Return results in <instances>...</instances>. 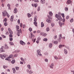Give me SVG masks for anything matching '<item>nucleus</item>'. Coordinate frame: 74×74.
<instances>
[{
  "instance_id": "f257e3e1",
  "label": "nucleus",
  "mask_w": 74,
  "mask_h": 74,
  "mask_svg": "<svg viewBox=\"0 0 74 74\" xmlns=\"http://www.w3.org/2000/svg\"><path fill=\"white\" fill-rule=\"evenodd\" d=\"M55 17L57 18V19H56V21H58V23L59 24L60 27H62V25H64V23H62L60 22V21H62V18L60 16L58 15V14H56L55 15Z\"/></svg>"
},
{
  "instance_id": "f03ea898",
  "label": "nucleus",
  "mask_w": 74,
  "mask_h": 74,
  "mask_svg": "<svg viewBox=\"0 0 74 74\" xmlns=\"http://www.w3.org/2000/svg\"><path fill=\"white\" fill-rule=\"evenodd\" d=\"M34 24L36 26H37V23L36 22L37 21V18L36 17H34Z\"/></svg>"
},
{
  "instance_id": "7ed1b4c3",
  "label": "nucleus",
  "mask_w": 74,
  "mask_h": 74,
  "mask_svg": "<svg viewBox=\"0 0 74 74\" xmlns=\"http://www.w3.org/2000/svg\"><path fill=\"white\" fill-rule=\"evenodd\" d=\"M0 57L2 59H4L5 58L7 57V55H2L1 54H0Z\"/></svg>"
},
{
  "instance_id": "20e7f679",
  "label": "nucleus",
  "mask_w": 74,
  "mask_h": 74,
  "mask_svg": "<svg viewBox=\"0 0 74 74\" xmlns=\"http://www.w3.org/2000/svg\"><path fill=\"white\" fill-rule=\"evenodd\" d=\"M52 20V18H50V16H48V18L47 19L46 21L48 23H50L51 22V21Z\"/></svg>"
},
{
  "instance_id": "39448f33",
  "label": "nucleus",
  "mask_w": 74,
  "mask_h": 74,
  "mask_svg": "<svg viewBox=\"0 0 74 74\" xmlns=\"http://www.w3.org/2000/svg\"><path fill=\"white\" fill-rule=\"evenodd\" d=\"M37 53L38 55L40 56H41L42 55L41 54V50L40 49H38L37 50Z\"/></svg>"
},
{
  "instance_id": "423d86ee",
  "label": "nucleus",
  "mask_w": 74,
  "mask_h": 74,
  "mask_svg": "<svg viewBox=\"0 0 74 74\" xmlns=\"http://www.w3.org/2000/svg\"><path fill=\"white\" fill-rule=\"evenodd\" d=\"M3 13V16H6V15L8 13L7 12V11L6 10H5L4 12H2Z\"/></svg>"
},
{
  "instance_id": "0eeeda50",
  "label": "nucleus",
  "mask_w": 74,
  "mask_h": 74,
  "mask_svg": "<svg viewBox=\"0 0 74 74\" xmlns=\"http://www.w3.org/2000/svg\"><path fill=\"white\" fill-rule=\"evenodd\" d=\"M8 32H9V33L10 34H13V32H12V31L11 30V29L10 28H9L8 29Z\"/></svg>"
},
{
  "instance_id": "6e6552de",
  "label": "nucleus",
  "mask_w": 74,
  "mask_h": 74,
  "mask_svg": "<svg viewBox=\"0 0 74 74\" xmlns=\"http://www.w3.org/2000/svg\"><path fill=\"white\" fill-rule=\"evenodd\" d=\"M40 35H41L42 36H44V37H45L47 36L46 34L44 33L43 32H41L40 33Z\"/></svg>"
},
{
  "instance_id": "1a4fd4ad",
  "label": "nucleus",
  "mask_w": 74,
  "mask_h": 74,
  "mask_svg": "<svg viewBox=\"0 0 74 74\" xmlns=\"http://www.w3.org/2000/svg\"><path fill=\"white\" fill-rule=\"evenodd\" d=\"M20 43L21 44V45H25V43L22 40L20 41Z\"/></svg>"
},
{
  "instance_id": "9d476101",
  "label": "nucleus",
  "mask_w": 74,
  "mask_h": 74,
  "mask_svg": "<svg viewBox=\"0 0 74 74\" xmlns=\"http://www.w3.org/2000/svg\"><path fill=\"white\" fill-rule=\"evenodd\" d=\"M18 33L17 34H18V36H20V34H19V33H22V31L21 30H18V31H17Z\"/></svg>"
},
{
  "instance_id": "9b49d317",
  "label": "nucleus",
  "mask_w": 74,
  "mask_h": 74,
  "mask_svg": "<svg viewBox=\"0 0 74 74\" xmlns=\"http://www.w3.org/2000/svg\"><path fill=\"white\" fill-rule=\"evenodd\" d=\"M71 0H68L66 2V4H71Z\"/></svg>"
},
{
  "instance_id": "f8f14e48",
  "label": "nucleus",
  "mask_w": 74,
  "mask_h": 74,
  "mask_svg": "<svg viewBox=\"0 0 74 74\" xmlns=\"http://www.w3.org/2000/svg\"><path fill=\"white\" fill-rule=\"evenodd\" d=\"M16 28L17 29V32H18V30H21V29L20 30H18L19 29V27L18 25H16Z\"/></svg>"
},
{
  "instance_id": "ddd939ff",
  "label": "nucleus",
  "mask_w": 74,
  "mask_h": 74,
  "mask_svg": "<svg viewBox=\"0 0 74 74\" xmlns=\"http://www.w3.org/2000/svg\"><path fill=\"white\" fill-rule=\"evenodd\" d=\"M4 48H4L5 49H8L9 47L8 46H7V45H5Z\"/></svg>"
},
{
  "instance_id": "4468645a",
  "label": "nucleus",
  "mask_w": 74,
  "mask_h": 74,
  "mask_svg": "<svg viewBox=\"0 0 74 74\" xmlns=\"http://www.w3.org/2000/svg\"><path fill=\"white\" fill-rule=\"evenodd\" d=\"M18 12V10H17V9H16V8H15L14 9V13H16L17 12Z\"/></svg>"
},
{
  "instance_id": "2eb2a0df",
  "label": "nucleus",
  "mask_w": 74,
  "mask_h": 74,
  "mask_svg": "<svg viewBox=\"0 0 74 74\" xmlns=\"http://www.w3.org/2000/svg\"><path fill=\"white\" fill-rule=\"evenodd\" d=\"M64 51L65 55H67V54L68 52L67 51V50H66V49H64Z\"/></svg>"
},
{
  "instance_id": "dca6fc26",
  "label": "nucleus",
  "mask_w": 74,
  "mask_h": 74,
  "mask_svg": "<svg viewBox=\"0 0 74 74\" xmlns=\"http://www.w3.org/2000/svg\"><path fill=\"white\" fill-rule=\"evenodd\" d=\"M45 0H41L40 1V3L42 4H44V3H45Z\"/></svg>"
},
{
  "instance_id": "f3484780",
  "label": "nucleus",
  "mask_w": 74,
  "mask_h": 74,
  "mask_svg": "<svg viewBox=\"0 0 74 74\" xmlns=\"http://www.w3.org/2000/svg\"><path fill=\"white\" fill-rule=\"evenodd\" d=\"M64 47V45H59V48H62V47Z\"/></svg>"
},
{
  "instance_id": "a211bd4d",
  "label": "nucleus",
  "mask_w": 74,
  "mask_h": 74,
  "mask_svg": "<svg viewBox=\"0 0 74 74\" xmlns=\"http://www.w3.org/2000/svg\"><path fill=\"white\" fill-rule=\"evenodd\" d=\"M13 20H14V16H11L10 21L12 22V21H13Z\"/></svg>"
},
{
  "instance_id": "6ab92c4d",
  "label": "nucleus",
  "mask_w": 74,
  "mask_h": 74,
  "mask_svg": "<svg viewBox=\"0 0 74 74\" xmlns=\"http://www.w3.org/2000/svg\"><path fill=\"white\" fill-rule=\"evenodd\" d=\"M3 48H4V46H2L1 48V49H0V51H1L2 52H4V50H3Z\"/></svg>"
},
{
  "instance_id": "aec40b11",
  "label": "nucleus",
  "mask_w": 74,
  "mask_h": 74,
  "mask_svg": "<svg viewBox=\"0 0 74 74\" xmlns=\"http://www.w3.org/2000/svg\"><path fill=\"white\" fill-rule=\"evenodd\" d=\"M41 27H43L44 26V24L43 23V22H42L41 23Z\"/></svg>"
},
{
  "instance_id": "412c9836",
  "label": "nucleus",
  "mask_w": 74,
  "mask_h": 74,
  "mask_svg": "<svg viewBox=\"0 0 74 74\" xmlns=\"http://www.w3.org/2000/svg\"><path fill=\"white\" fill-rule=\"evenodd\" d=\"M31 38H32V37H35V36L34 35H33V34L32 33L31 34Z\"/></svg>"
},
{
  "instance_id": "4be33fe9",
  "label": "nucleus",
  "mask_w": 74,
  "mask_h": 74,
  "mask_svg": "<svg viewBox=\"0 0 74 74\" xmlns=\"http://www.w3.org/2000/svg\"><path fill=\"white\" fill-rule=\"evenodd\" d=\"M12 70L13 71V73H15V72H16V71L15 70V68H13L12 69Z\"/></svg>"
},
{
  "instance_id": "5701e85b",
  "label": "nucleus",
  "mask_w": 74,
  "mask_h": 74,
  "mask_svg": "<svg viewBox=\"0 0 74 74\" xmlns=\"http://www.w3.org/2000/svg\"><path fill=\"white\" fill-rule=\"evenodd\" d=\"M62 34H60V36H59V39L60 40H61L62 39Z\"/></svg>"
},
{
  "instance_id": "b1692460",
  "label": "nucleus",
  "mask_w": 74,
  "mask_h": 74,
  "mask_svg": "<svg viewBox=\"0 0 74 74\" xmlns=\"http://www.w3.org/2000/svg\"><path fill=\"white\" fill-rule=\"evenodd\" d=\"M52 47V43H50L49 44V48H51Z\"/></svg>"
},
{
  "instance_id": "393cba45",
  "label": "nucleus",
  "mask_w": 74,
  "mask_h": 74,
  "mask_svg": "<svg viewBox=\"0 0 74 74\" xmlns=\"http://www.w3.org/2000/svg\"><path fill=\"white\" fill-rule=\"evenodd\" d=\"M54 39L55 40H56V39H57V35H56L54 36Z\"/></svg>"
},
{
  "instance_id": "a878e982",
  "label": "nucleus",
  "mask_w": 74,
  "mask_h": 74,
  "mask_svg": "<svg viewBox=\"0 0 74 74\" xmlns=\"http://www.w3.org/2000/svg\"><path fill=\"white\" fill-rule=\"evenodd\" d=\"M54 44H58V42L57 41H55L54 42Z\"/></svg>"
},
{
  "instance_id": "bb28decb",
  "label": "nucleus",
  "mask_w": 74,
  "mask_h": 74,
  "mask_svg": "<svg viewBox=\"0 0 74 74\" xmlns=\"http://www.w3.org/2000/svg\"><path fill=\"white\" fill-rule=\"evenodd\" d=\"M15 60H12L11 63H12V64H14V63H15Z\"/></svg>"
},
{
  "instance_id": "cd10ccee",
  "label": "nucleus",
  "mask_w": 74,
  "mask_h": 74,
  "mask_svg": "<svg viewBox=\"0 0 74 74\" xmlns=\"http://www.w3.org/2000/svg\"><path fill=\"white\" fill-rule=\"evenodd\" d=\"M64 10L65 11H68L69 8H65Z\"/></svg>"
},
{
  "instance_id": "c85d7f7f",
  "label": "nucleus",
  "mask_w": 74,
  "mask_h": 74,
  "mask_svg": "<svg viewBox=\"0 0 74 74\" xmlns=\"http://www.w3.org/2000/svg\"><path fill=\"white\" fill-rule=\"evenodd\" d=\"M47 40H48V39L47 38H45L43 39V40L44 41H47Z\"/></svg>"
},
{
  "instance_id": "c756f323",
  "label": "nucleus",
  "mask_w": 74,
  "mask_h": 74,
  "mask_svg": "<svg viewBox=\"0 0 74 74\" xmlns=\"http://www.w3.org/2000/svg\"><path fill=\"white\" fill-rule=\"evenodd\" d=\"M27 67L29 69H31V67H30V65L29 64L27 65Z\"/></svg>"
},
{
  "instance_id": "7c9ffc66",
  "label": "nucleus",
  "mask_w": 74,
  "mask_h": 74,
  "mask_svg": "<svg viewBox=\"0 0 74 74\" xmlns=\"http://www.w3.org/2000/svg\"><path fill=\"white\" fill-rule=\"evenodd\" d=\"M49 15H51V16H52V15H53V14H52V12H49Z\"/></svg>"
},
{
  "instance_id": "2f4dec72",
  "label": "nucleus",
  "mask_w": 74,
  "mask_h": 74,
  "mask_svg": "<svg viewBox=\"0 0 74 74\" xmlns=\"http://www.w3.org/2000/svg\"><path fill=\"white\" fill-rule=\"evenodd\" d=\"M51 26H52V27H53V26H54L55 25V23H51Z\"/></svg>"
},
{
  "instance_id": "473e14b6",
  "label": "nucleus",
  "mask_w": 74,
  "mask_h": 74,
  "mask_svg": "<svg viewBox=\"0 0 74 74\" xmlns=\"http://www.w3.org/2000/svg\"><path fill=\"white\" fill-rule=\"evenodd\" d=\"M7 67H8V66H3V68H4V69H6V68H7Z\"/></svg>"
},
{
  "instance_id": "72a5a7b5",
  "label": "nucleus",
  "mask_w": 74,
  "mask_h": 74,
  "mask_svg": "<svg viewBox=\"0 0 74 74\" xmlns=\"http://www.w3.org/2000/svg\"><path fill=\"white\" fill-rule=\"evenodd\" d=\"M28 16L29 17V18H30V17H31V16H32V15H31L30 14L28 13Z\"/></svg>"
},
{
  "instance_id": "f704fd0d",
  "label": "nucleus",
  "mask_w": 74,
  "mask_h": 74,
  "mask_svg": "<svg viewBox=\"0 0 74 74\" xmlns=\"http://www.w3.org/2000/svg\"><path fill=\"white\" fill-rule=\"evenodd\" d=\"M10 45H14V43L11 42H10Z\"/></svg>"
},
{
  "instance_id": "c9c22d12",
  "label": "nucleus",
  "mask_w": 74,
  "mask_h": 74,
  "mask_svg": "<svg viewBox=\"0 0 74 74\" xmlns=\"http://www.w3.org/2000/svg\"><path fill=\"white\" fill-rule=\"evenodd\" d=\"M12 34H10L9 35L10 38H12V37H13V36H12Z\"/></svg>"
},
{
  "instance_id": "e433bc0d",
  "label": "nucleus",
  "mask_w": 74,
  "mask_h": 74,
  "mask_svg": "<svg viewBox=\"0 0 74 74\" xmlns=\"http://www.w3.org/2000/svg\"><path fill=\"white\" fill-rule=\"evenodd\" d=\"M7 21V18H5L3 20V22H6Z\"/></svg>"
},
{
  "instance_id": "4c0bfd02",
  "label": "nucleus",
  "mask_w": 74,
  "mask_h": 74,
  "mask_svg": "<svg viewBox=\"0 0 74 74\" xmlns=\"http://www.w3.org/2000/svg\"><path fill=\"white\" fill-rule=\"evenodd\" d=\"M4 25L5 26H7L8 25L7 23L6 22H5Z\"/></svg>"
},
{
  "instance_id": "58836bf2",
  "label": "nucleus",
  "mask_w": 74,
  "mask_h": 74,
  "mask_svg": "<svg viewBox=\"0 0 74 74\" xmlns=\"http://www.w3.org/2000/svg\"><path fill=\"white\" fill-rule=\"evenodd\" d=\"M46 30L47 32H49V28L47 27L46 29Z\"/></svg>"
},
{
  "instance_id": "ea45409f",
  "label": "nucleus",
  "mask_w": 74,
  "mask_h": 74,
  "mask_svg": "<svg viewBox=\"0 0 74 74\" xmlns=\"http://www.w3.org/2000/svg\"><path fill=\"white\" fill-rule=\"evenodd\" d=\"M16 70H18L19 69V67H16Z\"/></svg>"
},
{
  "instance_id": "a19ab883",
  "label": "nucleus",
  "mask_w": 74,
  "mask_h": 74,
  "mask_svg": "<svg viewBox=\"0 0 74 74\" xmlns=\"http://www.w3.org/2000/svg\"><path fill=\"white\" fill-rule=\"evenodd\" d=\"M29 74H32V73H33V71H30L29 72Z\"/></svg>"
},
{
  "instance_id": "79ce46f5",
  "label": "nucleus",
  "mask_w": 74,
  "mask_h": 74,
  "mask_svg": "<svg viewBox=\"0 0 74 74\" xmlns=\"http://www.w3.org/2000/svg\"><path fill=\"white\" fill-rule=\"evenodd\" d=\"M13 57V55L12 54H11L9 56L10 58H12Z\"/></svg>"
},
{
  "instance_id": "37998d69",
  "label": "nucleus",
  "mask_w": 74,
  "mask_h": 74,
  "mask_svg": "<svg viewBox=\"0 0 74 74\" xmlns=\"http://www.w3.org/2000/svg\"><path fill=\"white\" fill-rule=\"evenodd\" d=\"M29 30L30 32H31L32 31V29L31 27H30L29 29Z\"/></svg>"
},
{
  "instance_id": "c03bdc74",
  "label": "nucleus",
  "mask_w": 74,
  "mask_h": 74,
  "mask_svg": "<svg viewBox=\"0 0 74 74\" xmlns=\"http://www.w3.org/2000/svg\"><path fill=\"white\" fill-rule=\"evenodd\" d=\"M45 62H48V60L47 59H46L45 60Z\"/></svg>"
},
{
  "instance_id": "a18cd8bd",
  "label": "nucleus",
  "mask_w": 74,
  "mask_h": 74,
  "mask_svg": "<svg viewBox=\"0 0 74 74\" xmlns=\"http://www.w3.org/2000/svg\"><path fill=\"white\" fill-rule=\"evenodd\" d=\"M38 40L39 41H40V40H41V38L40 37H39L38 38Z\"/></svg>"
},
{
  "instance_id": "49530a36",
  "label": "nucleus",
  "mask_w": 74,
  "mask_h": 74,
  "mask_svg": "<svg viewBox=\"0 0 74 74\" xmlns=\"http://www.w3.org/2000/svg\"><path fill=\"white\" fill-rule=\"evenodd\" d=\"M49 67L50 68V69H53V66H51V65H49Z\"/></svg>"
},
{
  "instance_id": "de8ad7c7",
  "label": "nucleus",
  "mask_w": 74,
  "mask_h": 74,
  "mask_svg": "<svg viewBox=\"0 0 74 74\" xmlns=\"http://www.w3.org/2000/svg\"><path fill=\"white\" fill-rule=\"evenodd\" d=\"M34 6L35 7H37V3L35 4Z\"/></svg>"
},
{
  "instance_id": "09e8293b",
  "label": "nucleus",
  "mask_w": 74,
  "mask_h": 74,
  "mask_svg": "<svg viewBox=\"0 0 74 74\" xmlns=\"http://www.w3.org/2000/svg\"><path fill=\"white\" fill-rule=\"evenodd\" d=\"M2 36L3 38H6V36H5L4 35H2Z\"/></svg>"
},
{
  "instance_id": "8fccbe9b",
  "label": "nucleus",
  "mask_w": 74,
  "mask_h": 74,
  "mask_svg": "<svg viewBox=\"0 0 74 74\" xmlns=\"http://www.w3.org/2000/svg\"><path fill=\"white\" fill-rule=\"evenodd\" d=\"M6 16H7L8 18H9L10 17V15L8 14V13L6 15Z\"/></svg>"
},
{
  "instance_id": "3c124183",
  "label": "nucleus",
  "mask_w": 74,
  "mask_h": 74,
  "mask_svg": "<svg viewBox=\"0 0 74 74\" xmlns=\"http://www.w3.org/2000/svg\"><path fill=\"white\" fill-rule=\"evenodd\" d=\"M10 57H8V60H9V61H11V59H10Z\"/></svg>"
},
{
  "instance_id": "603ef678",
  "label": "nucleus",
  "mask_w": 74,
  "mask_h": 74,
  "mask_svg": "<svg viewBox=\"0 0 74 74\" xmlns=\"http://www.w3.org/2000/svg\"><path fill=\"white\" fill-rule=\"evenodd\" d=\"M70 22H73V19L72 18L70 21Z\"/></svg>"
},
{
  "instance_id": "864d4df0",
  "label": "nucleus",
  "mask_w": 74,
  "mask_h": 74,
  "mask_svg": "<svg viewBox=\"0 0 74 74\" xmlns=\"http://www.w3.org/2000/svg\"><path fill=\"white\" fill-rule=\"evenodd\" d=\"M69 18V16H67L66 17V19H68Z\"/></svg>"
},
{
  "instance_id": "5fc2aeb1",
  "label": "nucleus",
  "mask_w": 74,
  "mask_h": 74,
  "mask_svg": "<svg viewBox=\"0 0 74 74\" xmlns=\"http://www.w3.org/2000/svg\"><path fill=\"white\" fill-rule=\"evenodd\" d=\"M34 2H38L39 1H38V0H34Z\"/></svg>"
},
{
  "instance_id": "6e6d98bb",
  "label": "nucleus",
  "mask_w": 74,
  "mask_h": 74,
  "mask_svg": "<svg viewBox=\"0 0 74 74\" xmlns=\"http://www.w3.org/2000/svg\"><path fill=\"white\" fill-rule=\"evenodd\" d=\"M12 38H10V41H12Z\"/></svg>"
},
{
  "instance_id": "4d7b16f0",
  "label": "nucleus",
  "mask_w": 74,
  "mask_h": 74,
  "mask_svg": "<svg viewBox=\"0 0 74 74\" xmlns=\"http://www.w3.org/2000/svg\"><path fill=\"white\" fill-rule=\"evenodd\" d=\"M40 10V7H38V11H39Z\"/></svg>"
},
{
  "instance_id": "13d9d810",
  "label": "nucleus",
  "mask_w": 74,
  "mask_h": 74,
  "mask_svg": "<svg viewBox=\"0 0 74 74\" xmlns=\"http://www.w3.org/2000/svg\"><path fill=\"white\" fill-rule=\"evenodd\" d=\"M62 15L63 18H64V14H62Z\"/></svg>"
},
{
  "instance_id": "bf43d9fd",
  "label": "nucleus",
  "mask_w": 74,
  "mask_h": 74,
  "mask_svg": "<svg viewBox=\"0 0 74 74\" xmlns=\"http://www.w3.org/2000/svg\"><path fill=\"white\" fill-rule=\"evenodd\" d=\"M44 55H48V53L47 52H46L44 53Z\"/></svg>"
},
{
  "instance_id": "052dcab7",
  "label": "nucleus",
  "mask_w": 74,
  "mask_h": 74,
  "mask_svg": "<svg viewBox=\"0 0 74 74\" xmlns=\"http://www.w3.org/2000/svg\"><path fill=\"white\" fill-rule=\"evenodd\" d=\"M54 58L55 59H58V57H57L56 56H55L54 57Z\"/></svg>"
},
{
  "instance_id": "680f3d73",
  "label": "nucleus",
  "mask_w": 74,
  "mask_h": 74,
  "mask_svg": "<svg viewBox=\"0 0 74 74\" xmlns=\"http://www.w3.org/2000/svg\"><path fill=\"white\" fill-rule=\"evenodd\" d=\"M21 61H24V59H23V58H21Z\"/></svg>"
},
{
  "instance_id": "e2e57ef3",
  "label": "nucleus",
  "mask_w": 74,
  "mask_h": 74,
  "mask_svg": "<svg viewBox=\"0 0 74 74\" xmlns=\"http://www.w3.org/2000/svg\"><path fill=\"white\" fill-rule=\"evenodd\" d=\"M25 24H23V28H25Z\"/></svg>"
},
{
  "instance_id": "0e129e2a",
  "label": "nucleus",
  "mask_w": 74,
  "mask_h": 74,
  "mask_svg": "<svg viewBox=\"0 0 74 74\" xmlns=\"http://www.w3.org/2000/svg\"><path fill=\"white\" fill-rule=\"evenodd\" d=\"M37 33H40V31L38 30L37 31Z\"/></svg>"
},
{
  "instance_id": "69168bd1",
  "label": "nucleus",
  "mask_w": 74,
  "mask_h": 74,
  "mask_svg": "<svg viewBox=\"0 0 74 74\" xmlns=\"http://www.w3.org/2000/svg\"><path fill=\"white\" fill-rule=\"evenodd\" d=\"M62 21L63 22H65V19H64V18H63Z\"/></svg>"
},
{
  "instance_id": "338daca9",
  "label": "nucleus",
  "mask_w": 74,
  "mask_h": 74,
  "mask_svg": "<svg viewBox=\"0 0 74 74\" xmlns=\"http://www.w3.org/2000/svg\"><path fill=\"white\" fill-rule=\"evenodd\" d=\"M5 0H1V3H3V2H4V1H5Z\"/></svg>"
},
{
  "instance_id": "774afa93",
  "label": "nucleus",
  "mask_w": 74,
  "mask_h": 74,
  "mask_svg": "<svg viewBox=\"0 0 74 74\" xmlns=\"http://www.w3.org/2000/svg\"><path fill=\"white\" fill-rule=\"evenodd\" d=\"M18 56V54H15V55L14 56L15 57H16V56Z\"/></svg>"
}]
</instances>
